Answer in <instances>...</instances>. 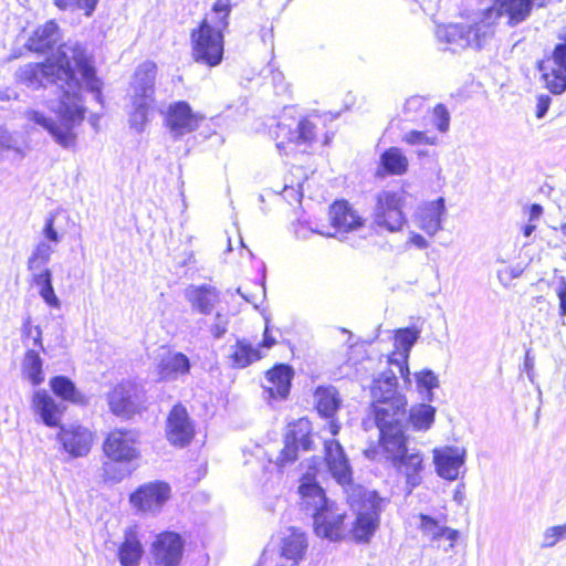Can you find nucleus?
Masks as SVG:
<instances>
[{"label": "nucleus", "instance_id": "obj_1", "mask_svg": "<svg viewBox=\"0 0 566 566\" xmlns=\"http://www.w3.org/2000/svg\"><path fill=\"white\" fill-rule=\"evenodd\" d=\"M20 83L32 90L52 86L57 99H49L48 107L59 118L57 124L52 117L34 108L23 112V118L46 130L62 148L71 149L76 146L77 135L74 128L85 116L81 91L84 83L87 91L102 101V82L96 77L92 56L86 48L78 42L69 41L59 46L55 54L44 63H29L17 71Z\"/></svg>", "mask_w": 566, "mask_h": 566}, {"label": "nucleus", "instance_id": "obj_2", "mask_svg": "<svg viewBox=\"0 0 566 566\" xmlns=\"http://www.w3.org/2000/svg\"><path fill=\"white\" fill-rule=\"evenodd\" d=\"M549 0H494L493 6L471 13L464 22L439 24L438 42L457 52L467 48H483L495 33L496 22L505 17L509 27L525 22L534 9L544 8Z\"/></svg>", "mask_w": 566, "mask_h": 566}, {"label": "nucleus", "instance_id": "obj_3", "mask_svg": "<svg viewBox=\"0 0 566 566\" xmlns=\"http://www.w3.org/2000/svg\"><path fill=\"white\" fill-rule=\"evenodd\" d=\"M319 460L312 458L306 461V471L302 474L298 493L302 509L312 515L314 532L318 537L336 542L345 534L344 520L346 512L329 500L316 482L319 473Z\"/></svg>", "mask_w": 566, "mask_h": 566}, {"label": "nucleus", "instance_id": "obj_4", "mask_svg": "<svg viewBox=\"0 0 566 566\" xmlns=\"http://www.w3.org/2000/svg\"><path fill=\"white\" fill-rule=\"evenodd\" d=\"M365 455L374 461L389 462L398 474L405 478L407 494H411L423 481V454L417 449H408L403 427L385 429V432L379 434L378 443L369 447Z\"/></svg>", "mask_w": 566, "mask_h": 566}, {"label": "nucleus", "instance_id": "obj_5", "mask_svg": "<svg viewBox=\"0 0 566 566\" xmlns=\"http://www.w3.org/2000/svg\"><path fill=\"white\" fill-rule=\"evenodd\" d=\"M375 421L379 434L385 429H397L403 427L407 421V400L397 392V377L395 371L386 368L374 378L370 387Z\"/></svg>", "mask_w": 566, "mask_h": 566}, {"label": "nucleus", "instance_id": "obj_6", "mask_svg": "<svg viewBox=\"0 0 566 566\" xmlns=\"http://www.w3.org/2000/svg\"><path fill=\"white\" fill-rule=\"evenodd\" d=\"M409 195L402 189H384L374 197L371 227L377 232L398 233L407 223L405 212Z\"/></svg>", "mask_w": 566, "mask_h": 566}, {"label": "nucleus", "instance_id": "obj_7", "mask_svg": "<svg viewBox=\"0 0 566 566\" xmlns=\"http://www.w3.org/2000/svg\"><path fill=\"white\" fill-rule=\"evenodd\" d=\"M281 154L289 155L300 149L306 151L317 136L316 124L311 118H282L271 130Z\"/></svg>", "mask_w": 566, "mask_h": 566}, {"label": "nucleus", "instance_id": "obj_8", "mask_svg": "<svg viewBox=\"0 0 566 566\" xmlns=\"http://www.w3.org/2000/svg\"><path fill=\"white\" fill-rule=\"evenodd\" d=\"M191 55L197 63L209 67L217 66L223 57V33L214 30L211 23L203 19L190 34Z\"/></svg>", "mask_w": 566, "mask_h": 566}, {"label": "nucleus", "instance_id": "obj_9", "mask_svg": "<svg viewBox=\"0 0 566 566\" xmlns=\"http://www.w3.org/2000/svg\"><path fill=\"white\" fill-rule=\"evenodd\" d=\"M557 39L552 55L538 63L545 87L553 94L566 91V28L558 32Z\"/></svg>", "mask_w": 566, "mask_h": 566}, {"label": "nucleus", "instance_id": "obj_10", "mask_svg": "<svg viewBox=\"0 0 566 566\" xmlns=\"http://www.w3.org/2000/svg\"><path fill=\"white\" fill-rule=\"evenodd\" d=\"M139 433L133 429H115L104 440L105 455L115 462L129 463L140 457Z\"/></svg>", "mask_w": 566, "mask_h": 566}, {"label": "nucleus", "instance_id": "obj_11", "mask_svg": "<svg viewBox=\"0 0 566 566\" xmlns=\"http://www.w3.org/2000/svg\"><path fill=\"white\" fill-rule=\"evenodd\" d=\"M467 449L459 446H442L432 450L436 473L446 481H455L465 474Z\"/></svg>", "mask_w": 566, "mask_h": 566}, {"label": "nucleus", "instance_id": "obj_12", "mask_svg": "<svg viewBox=\"0 0 566 566\" xmlns=\"http://www.w3.org/2000/svg\"><path fill=\"white\" fill-rule=\"evenodd\" d=\"M109 411L116 417L129 419L140 408L143 395L139 387L132 381L115 385L106 395Z\"/></svg>", "mask_w": 566, "mask_h": 566}, {"label": "nucleus", "instance_id": "obj_13", "mask_svg": "<svg viewBox=\"0 0 566 566\" xmlns=\"http://www.w3.org/2000/svg\"><path fill=\"white\" fill-rule=\"evenodd\" d=\"M382 499L370 493L363 502L361 510L350 530L354 541L368 543L379 526V515L382 510Z\"/></svg>", "mask_w": 566, "mask_h": 566}, {"label": "nucleus", "instance_id": "obj_14", "mask_svg": "<svg viewBox=\"0 0 566 566\" xmlns=\"http://www.w3.org/2000/svg\"><path fill=\"white\" fill-rule=\"evenodd\" d=\"M170 492L169 484L165 482H149L130 495V503L142 512L157 513L170 497Z\"/></svg>", "mask_w": 566, "mask_h": 566}, {"label": "nucleus", "instance_id": "obj_15", "mask_svg": "<svg viewBox=\"0 0 566 566\" xmlns=\"http://www.w3.org/2000/svg\"><path fill=\"white\" fill-rule=\"evenodd\" d=\"M184 552V539L178 533L164 532L151 545L153 566H178Z\"/></svg>", "mask_w": 566, "mask_h": 566}, {"label": "nucleus", "instance_id": "obj_16", "mask_svg": "<svg viewBox=\"0 0 566 566\" xmlns=\"http://www.w3.org/2000/svg\"><path fill=\"white\" fill-rule=\"evenodd\" d=\"M57 441L72 458L85 457L92 448L93 432L77 423L60 426Z\"/></svg>", "mask_w": 566, "mask_h": 566}, {"label": "nucleus", "instance_id": "obj_17", "mask_svg": "<svg viewBox=\"0 0 566 566\" xmlns=\"http://www.w3.org/2000/svg\"><path fill=\"white\" fill-rule=\"evenodd\" d=\"M202 119L203 116L192 112L190 105L184 101L169 105L166 115L167 127L175 138L196 130Z\"/></svg>", "mask_w": 566, "mask_h": 566}, {"label": "nucleus", "instance_id": "obj_18", "mask_svg": "<svg viewBox=\"0 0 566 566\" xmlns=\"http://www.w3.org/2000/svg\"><path fill=\"white\" fill-rule=\"evenodd\" d=\"M166 436L172 446L180 448L187 446L192 440L195 424L184 406L176 405L170 410L167 418Z\"/></svg>", "mask_w": 566, "mask_h": 566}, {"label": "nucleus", "instance_id": "obj_19", "mask_svg": "<svg viewBox=\"0 0 566 566\" xmlns=\"http://www.w3.org/2000/svg\"><path fill=\"white\" fill-rule=\"evenodd\" d=\"M324 451L325 463L332 478L340 485L350 484L353 472L340 443L337 440H326Z\"/></svg>", "mask_w": 566, "mask_h": 566}, {"label": "nucleus", "instance_id": "obj_20", "mask_svg": "<svg viewBox=\"0 0 566 566\" xmlns=\"http://www.w3.org/2000/svg\"><path fill=\"white\" fill-rule=\"evenodd\" d=\"M446 214L444 199L438 198L421 205L415 213L416 226L430 237L436 235L442 229Z\"/></svg>", "mask_w": 566, "mask_h": 566}, {"label": "nucleus", "instance_id": "obj_21", "mask_svg": "<svg viewBox=\"0 0 566 566\" xmlns=\"http://www.w3.org/2000/svg\"><path fill=\"white\" fill-rule=\"evenodd\" d=\"M307 548L308 541L302 530L287 527L280 533L281 556L292 562L293 565H297L304 559Z\"/></svg>", "mask_w": 566, "mask_h": 566}, {"label": "nucleus", "instance_id": "obj_22", "mask_svg": "<svg viewBox=\"0 0 566 566\" xmlns=\"http://www.w3.org/2000/svg\"><path fill=\"white\" fill-rule=\"evenodd\" d=\"M329 220L334 228L333 237L343 235L364 226V219L346 201H338L329 209ZM332 234V232H329Z\"/></svg>", "mask_w": 566, "mask_h": 566}, {"label": "nucleus", "instance_id": "obj_23", "mask_svg": "<svg viewBox=\"0 0 566 566\" xmlns=\"http://www.w3.org/2000/svg\"><path fill=\"white\" fill-rule=\"evenodd\" d=\"M315 406L318 413L331 419L328 430L332 436L338 434L339 424L334 420V416L340 407L342 399L337 389L333 386H319L314 394Z\"/></svg>", "mask_w": 566, "mask_h": 566}, {"label": "nucleus", "instance_id": "obj_24", "mask_svg": "<svg viewBox=\"0 0 566 566\" xmlns=\"http://www.w3.org/2000/svg\"><path fill=\"white\" fill-rule=\"evenodd\" d=\"M32 409L48 427H59L64 413V406L57 402L48 391L36 390L32 397Z\"/></svg>", "mask_w": 566, "mask_h": 566}, {"label": "nucleus", "instance_id": "obj_25", "mask_svg": "<svg viewBox=\"0 0 566 566\" xmlns=\"http://www.w3.org/2000/svg\"><path fill=\"white\" fill-rule=\"evenodd\" d=\"M157 65L151 61L139 64L130 83L132 98L154 102Z\"/></svg>", "mask_w": 566, "mask_h": 566}, {"label": "nucleus", "instance_id": "obj_26", "mask_svg": "<svg viewBox=\"0 0 566 566\" xmlns=\"http://www.w3.org/2000/svg\"><path fill=\"white\" fill-rule=\"evenodd\" d=\"M418 528L422 536L431 542L438 543L442 538L447 539L449 544L447 547H443L444 552L453 549L460 536L459 531L451 528L434 517L422 513L419 514Z\"/></svg>", "mask_w": 566, "mask_h": 566}, {"label": "nucleus", "instance_id": "obj_27", "mask_svg": "<svg viewBox=\"0 0 566 566\" xmlns=\"http://www.w3.org/2000/svg\"><path fill=\"white\" fill-rule=\"evenodd\" d=\"M185 297L192 310L205 315L211 314L214 305L220 301L219 291L209 284L188 286L185 291Z\"/></svg>", "mask_w": 566, "mask_h": 566}, {"label": "nucleus", "instance_id": "obj_28", "mask_svg": "<svg viewBox=\"0 0 566 566\" xmlns=\"http://www.w3.org/2000/svg\"><path fill=\"white\" fill-rule=\"evenodd\" d=\"M54 252L55 250L53 245L45 241H40L35 244L27 262L31 282L39 277L53 275L49 268V263Z\"/></svg>", "mask_w": 566, "mask_h": 566}, {"label": "nucleus", "instance_id": "obj_29", "mask_svg": "<svg viewBox=\"0 0 566 566\" xmlns=\"http://www.w3.org/2000/svg\"><path fill=\"white\" fill-rule=\"evenodd\" d=\"M293 371L286 365H277L265 375L263 388L272 398H285L290 392Z\"/></svg>", "mask_w": 566, "mask_h": 566}, {"label": "nucleus", "instance_id": "obj_30", "mask_svg": "<svg viewBox=\"0 0 566 566\" xmlns=\"http://www.w3.org/2000/svg\"><path fill=\"white\" fill-rule=\"evenodd\" d=\"M409 160L402 149L390 147L379 158L377 176H401L408 171Z\"/></svg>", "mask_w": 566, "mask_h": 566}, {"label": "nucleus", "instance_id": "obj_31", "mask_svg": "<svg viewBox=\"0 0 566 566\" xmlns=\"http://www.w3.org/2000/svg\"><path fill=\"white\" fill-rule=\"evenodd\" d=\"M61 39L60 28L54 20L38 27L29 38L27 46L34 52H45Z\"/></svg>", "mask_w": 566, "mask_h": 566}, {"label": "nucleus", "instance_id": "obj_32", "mask_svg": "<svg viewBox=\"0 0 566 566\" xmlns=\"http://www.w3.org/2000/svg\"><path fill=\"white\" fill-rule=\"evenodd\" d=\"M190 360L182 353H169L161 358L158 374L163 380H175L190 371Z\"/></svg>", "mask_w": 566, "mask_h": 566}, {"label": "nucleus", "instance_id": "obj_33", "mask_svg": "<svg viewBox=\"0 0 566 566\" xmlns=\"http://www.w3.org/2000/svg\"><path fill=\"white\" fill-rule=\"evenodd\" d=\"M285 439L298 448L301 447L304 451L311 450L313 448L311 421L306 418H300L295 422L290 423Z\"/></svg>", "mask_w": 566, "mask_h": 566}, {"label": "nucleus", "instance_id": "obj_34", "mask_svg": "<svg viewBox=\"0 0 566 566\" xmlns=\"http://www.w3.org/2000/svg\"><path fill=\"white\" fill-rule=\"evenodd\" d=\"M144 548L134 532L125 534V539L118 548V559L123 566H137L143 557Z\"/></svg>", "mask_w": 566, "mask_h": 566}, {"label": "nucleus", "instance_id": "obj_35", "mask_svg": "<svg viewBox=\"0 0 566 566\" xmlns=\"http://www.w3.org/2000/svg\"><path fill=\"white\" fill-rule=\"evenodd\" d=\"M21 371L23 378L33 386H39L44 381L43 360L36 350H27L21 363Z\"/></svg>", "mask_w": 566, "mask_h": 566}, {"label": "nucleus", "instance_id": "obj_36", "mask_svg": "<svg viewBox=\"0 0 566 566\" xmlns=\"http://www.w3.org/2000/svg\"><path fill=\"white\" fill-rule=\"evenodd\" d=\"M262 356L263 354L259 347L253 346L245 339H240L233 346V350L230 357L234 367L244 368L261 359Z\"/></svg>", "mask_w": 566, "mask_h": 566}, {"label": "nucleus", "instance_id": "obj_37", "mask_svg": "<svg viewBox=\"0 0 566 566\" xmlns=\"http://www.w3.org/2000/svg\"><path fill=\"white\" fill-rule=\"evenodd\" d=\"M436 408L419 403L410 409L408 421L415 430L427 431L434 421Z\"/></svg>", "mask_w": 566, "mask_h": 566}, {"label": "nucleus", "instance_id": "obj_38", "mask_svg": "<svg viewBox=\"0 0 566 566\" xmlns=\"http://www.w3.org/2000/svg\"><path fill=\"white\" fill-rule=\"evenodd\" d=\"M305 174L302 167H294L291 171V177H285L284 188L282 195L290 203L300 202L303 196V181Z\"/></svg>", "mask_w": 566, "mask_h": 566}, {"label": "nucleus", "instance_id": "obj_39", "mask_svg": "<svg viewBox=\"0 0 566 566\" xmlns=\"http://www.w3.org/2000/svg\"><path fill=\"white\" fill-rule=\"evenodd\" d=\"M153 103L149 99L132 98L133 111L129 114V125L136 132L140 133L144 130Z\"/></svg>", "mask_w": 566, "mask_h": 566}, {"label": "nucleus", "instance_id": "obj_40", "mask_svg": "<svg viewBox=\"0 0 566 566\" xmlns=\"http://www.w3.org/2000/svg\"><path fill=\"white\" fill-rule=\"evenodd\" d=\"M50 385L54 394L62 399L70 400L72 402H82V395L76 390L75 385L67 377H53Z\"/></svg>", "mask_w": 566, "mask_h": 566}, {"label": "nucleus", "instance_id": "obj_41", "mask_svg": "<svg viewBox=\"0 0 566 566\" xmlns=\"http://www.w3.org/2000/svg\"><path fill=\"white\" fill-rule=\"evenodd\" d=\"M52 280L53 275L46 277H39L32 281L31 283L38 289L39 295L48 306L55 310H60L61 301L54 292Z\"/></svg>", "mask_w": 566, "mask_h": 566}, {"label": "nucleus", "instance_id": "obj_42", "mask_svg": "<svg viewBox=\"0 0 566 566\" xmlns=\"http://www.w3.org/2000/svg\"><path fill=\"white\" fill-rule=\"evenodd\" d=\"M232 10L230 0H216L212 6L213 18L210 22L214 30L223 33L229 27V17Z\"/></svg>", "mask_w": 566, "mask_h": 566}, {"label": "nucleus", "instance_id": "obj_43", "mask_svg": "<svg viewBox=\"0 0 566 566\" xmlns=\"http://www.w3.org/2000/svg\"><path fill=\"white\" fill-rule=\"evenodd\" d=\"M99 0H54V6L61 11L84 10L86 17H91Z\"/></svg>", "mask_w": 566, "mask_h": 566}, {"label": "nucleus", "instance_id": "obj_44", "mask_svg": "<svg viewBox=\"0 0 566 566\" xmlns=\"http://www.w3.org/2000/svg\"><path fill=\"white\" fill-rule=\"evenodd\" d=\"M2 151H12L20 159L25 157V150L15 134L0 126V153Z\"/></svg>", "mask_w": 566, "mask_h": 566}, {"label": "nucleus", "instance_id": "obj_45", "mask_svg": "<svg viewBox=\"0 0 566 566\" xmlns=\"http://www.w3.org/2000/svg\"><path fill=\"white\" fill-rule=\"evenodd\" d=\"M419 337V332L413 328H402L395 335V347L400 350L406 358Z\"/></svg>", "mask_w": 566, "mask_h": 566}, {"label": "nucleus", "instance_id": "obj_46", "mask_svg": "<svg viewBox=\"0 0 566 566\" xmlns=\"http://www.w3.org/2000/svg\"><path fill=\"white\" fill-rule=\"evenodd\" d=\"M566 539V522L560 525L547 527L542 535V548L554 547L558 542Z\"/></svg>", "mask_w": 566, "mask_h": 566}, {"label": "nucleus", "instance_id": "obj_47", "mask_svg": "<svg viewBox=\"0 0 566 566\" xmlns=\"http://www.w3.org/2000/svg\"><path fill=\"white\" fill-rule=\"evenodd\" d=\"M401 142L410 146L436 145L438 138L434 135H429L427 132L409 130L402 135Z\"/></svg>", "mask_w": 566, "mask_h": 566}, {"label": "nucleus", "instance_id": "obj_48", "mask_svg": "<svg viewBox=\"0 0 566 566\" xmlns=\"http://www.w3.org/2000/svg\"><path fill=\"white\" fill-rule=\"evenodd\" d=\"M298 447L293 442L284 440V448L280 451L279 455L275 459V464L280 469H284L292 463H294L298 458Z\"/></svg>", "mask_w": 566, "mask_h": 566}, {"label": "nucleus", "instance_id": "obj_49", "mask_svg": "<svg viewBox=\"0 0 566 566\" xmlns=\"http://www.w3.org/2000/svg\"><path fill=\"white\" fill-rule=\"evenodd\" d=\"M417 386L419 390H426L429 399H431V390L439 386V379L437 375L429 369L421 370L415 375Z\"/></svg>", "mask_w": 566, "mask_h": 566}, {"label": "nucleus", "instance_id": "obj_50", "mask_svg": "<svg viewBox=\"0 0 566 566\" xmlns=\"http://www.w3.org/2000/svg\"><path fill=\"white\" fill-rule=\"evenodd\" d=\"M55 217H56V213H50L46 217L44 227L42 229V234L44 238L43 241L53 245L54 249H55V245L59 244L62 240V235L59 233V231L56 230V228L54 226Z\"/></svg>", "mask_w": 566, "mask_h": 566}, {"label": "nucleus", "instance_id": "obj_51", "mask_svg": "<svg viewBox=\"0 0 566 566\" xmlns=\"http://www.w3.org/2000/svg\"><path fill=\"white\" fill-rule=\"evenodd\" d=\"M450 115L446 106L442 104L433 108V125L441 132L446 133L449 129Z\"/></svg>", "mask_w": 566, "mask_h": 566}, {"label": "nucleus", "instance_id": "obj_52", "mask_svg": "<svg viewBox=\"0 0 566 566\" xmlns=\"http://www.w3.org/2000/svg\"><path fill=\"white\" fill-rule=\"evenodd\" d=\"M229 317L227 314L217 312L210 325V333L214 338H221L228 332Z\"/></svg>", "mask_w": 566, "mask_h": 566}, {"label": "nucleus", "instance_id": "obj_53", "mask_svg": "<svg viewBox=\"0 0 566 566\" xmlns=\"http://www.w3.org/2000/svg\"><path fill=\"white\" fill-rule=\"evenodd\" d=\"M553 289L559 301V315L564 317L566 316V280L558 277L553 282Z\"/></svg>", "mask_w": 566, "mask_h": 566}, {"label": "nucleus", "instance_id": "obj_54", "mask_svg": "<svg viewBox=\"0 0 566 566\" xmlns=\"http://www.w3.org/2000/svg\"><path fill=\"white\" fill-rule=\"evenodd\" d=\"M294 232H295L296 238L303 239V240L308 239V235L311 233H318L324 237L332 235L329 232H324V231L317 230V229H308L304 223H300L298 226H296Z\"/></svg>", "mask_w": 566, "mask_h": 566}, {"label": "nucleus", "instance_id": "obj_55", "mask_svg": "<svg viewBox=\"0 0 566 566\" xmlns=\"http://www.w3.org/2000/svg\"><path fill=\"white\" fill-rule=\"evenodd\" d=\"M521 275V270L517 268H505L497 272V277L502 284L507 285L509 282Z\"/></svg>", "mask_w": 566, "mask_h": 566}, {"label": "nucleus", "instance_id": "obj_56", "mask_svg": "<svg viewBox=\"0 0 566 566\" xmlns=\"http://www.w3.org/2000/svg\"><path fill=\"white\" fill-rule=\"evenodd\" d=\"M552 98L548 95H539L536 103V117L543 118L551 105Z\"/></svg>", "mask_w": 566, "mask_h": 566}, {"label": "nucleus", "instance_id": "obj_57", "mask_svg": "<svg viewBox=\"0 0 566 566\" xmlns=\"http://www.w3.org/2000/svg\"><path fill=\"white\" fill-rule=\"evenodd\" d=\"M408 243L415 245L420 250L427 249L429 247L428 240L423 235L413 231H411L409 234Z\"/></svg>", "mask_w": 566, "mask_h": 566}, {"label": "nucleus", "instance_id": "obj_58", "mask_svg": "<svg viewBox=\"0 0 566 566\" xmlns=\"http://www.w3.org/2000/svg\"><path fill=\"white\" fill-rule=\"evenodd\" d=\"M543 207L538 203H533L531 207H530V212H528V222H535L537 220H539V218L542 217L543 214Z\"/></svg>", "mask_w": 566, "mask_h": 566}, {"label": "nucleus", "instance_id": "obj_59", "mask_svg": "<svg viewBox=\"0 0 566 566\" xmlns=\"http://www.w3.org/2000/svg\"><path fill=\"white\" fill-rule=\"evenodd\" d=\"M275 344V339L270 335L269 327L265 326L264 335H263V342L259 344L256 347L261 348H271Z\"/></svg>", "mask_w": 566, "mask_h": 566}, {"label": "nucleus", "instance_id": "obj_60", "mask_svg": "<svg viewBox=\"0 0 566 566\" xmlns=\"http://www.w3.org/2000/svg\"><path fill=\"white\" fill-rule=\"evenodd\" d=\"M17 97L18 94L10 88L0 90V101H10L15 99Z\"/></svg>", "mask_w": 566, "mask_h": 566}, {"label": "nucleus", "instance_id": "obj_61", "mask_svg": "<svg viewBox=\"0 0 566 566\" xmlns=\"http://www.w3.org/2000/svg\"><path fill=\"white\" fill-rule=\"evenodd\" d=\"M421 104H422L421 98H419V97H411V98L407 99V102L405 104V108L407 111L416 109Z\"/></svg>", "mask_w": 566, "mask_h": 566}, {"label": "nucleus", "instance_id": "obj_62", "mask_svg": "<svg viewBox=\"0 0 566 566\" xmlns=\"http://www.w3.org/2000/svg\"><path fill=\"white\" fill-rule=\"evenodd\" d=\"M523 368L525 371H532L534 369V358L531 356L530 350L525 354Z\"/></svg>", "mask_w": 566, "mask_h": 566}, {"label": "nucleus", "instance_id": "obj_63", "mask_svg": "<svg viewBox=\"0 0 566 566\" xmlns=\"http://www.w3.org/2000/svg\"><path fill=\"white\" fill-rule=\"evenodd\" d=\"M34 331H35V337L33 339V343H34V346L41 348L42 350H44V347H43V344H42V331L39 326H35L34 327Z\"/></svg>", "mask_w": 566, "mask_h": 566}, {"label": "nucleus", "instance_id": "obj_64", "mask_svg": "<svg viewBox=\"0 0 566 566\" xmlns=\"http://www.w3.org/2000/svg\"><path fill=\"white\" fill-rule=\"evenodd\" d=\"M536 229V226L533 224V222H530L528 224H526L523 229V234L525 237H530Z\"/></svg>", "mask_w": 566, "mask_h": 566}]
</instances>
